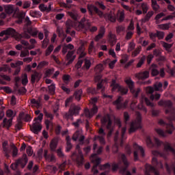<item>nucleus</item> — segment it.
I'll return each instance as SVG.
<instances>
[{"label":"nucleus","mask_w":175,"mask_h":175,"mask_svg":"<svg viewBox=\"0 0 175 175\" xmlns=\"http://www.w3.org/2000/svg\"><path fill=\"white\" fill-rule=\"evenodd\" d=\"M0 36H5L3 40H8V39H9V36H14L17 40H21L22 38L29 39V36H21V34L16 33V31L12 28L1 31L0 33Z\"/></svg>","instance_id":"f257e3e1"},{"label":"nucleus","mask_w":175,"mask_h":175,"mask_svg":"<svg viewBox=\"0 0 175 175\" xmlns=\"http://www.w3.org/2000/svg\"><path fill=\"white\" fill-rule=\"evenodd\" d=\"M42 120H43V113H40L38 116L35 118L34 123L31 128L33 133H39V132L42 131V125L40 124V122H42Z\"/></svg>","instance_id":"f03ea898"},{"label":"nucleus","mask_w":175,"mask_h":175,"mask_svg":"<svg viewBox=\"0 0 175 175\" xmlns=\"http://www.w3.org/2000/svg\"><path fill=\"white\" fill-rule=\"evenodd\" d=\"M110 87L111 88L112 92H116V91H118L119 92L122 93V95L128 94V88L121 87L120 84L116 82V80H112Z\"/></svg>","instance_id":"7ed1b4c3"},{"label":"nucleus","mask_w":175,"mask_h":175,"mask_svg":"<svg viewBox=\"0 0 175 175\" xmlns=\"http://www.w3.org/2000/svg\"><path fill=\"white\" fill-rule=\"evenodd\" d=\"M124 81L128 87L130 88L131 92H132V94H133L135 96H137L139 92H140V89L135 90V85L133 83V81H132L131 78H127L124 80Z\"/></svg>","instance_id":"20e7f679"},{"label":"nucleus","mask_w":175,"mask_h":175,"mask_svg":"<svg viewBox=\"0 0 175 175\" xmlns=\"http://www.w3.org/2000/svg\"><path fill=\"white\" fill-rule=\"evenodd\" d=\"M135 77L137 80H146L150 77V72L148 71L139 72L135 75Z\"/></svg>","instance_id":"39448f33"},{"label":"nucleus","mask_w":175,"mask_h":175,"mask_svg":"<svg viewBox=\"0 0 175 175\" xmlns=\"http://www.w3.org/2000/svg\"><path fill=\"white\" fill-rule=\"evenodd\" d=\"M135 152H134V158L135 161H137V154H142V157L144 156V150L142 146H139L137 144L134 145Z\"/></svg>","instance_id":"423d86ee"},{"label":"nucleus","mask_w":175,"mask_h":175,"mask_svg":"<svg viewBox=\"0 0 175 175\" xmlns=\"http://www.w3.org/2000/svg\"><path fill=\"white\" fill-rule=\"evenodd\" d=\"M108 20L111 21V23L116 22V20H117V12H116L115 9H112L109 14L107 15V18Z\"/></svg>","instance_id":"0eeeda50"},{"label":"nucleus","mask_w":175,"mask_h":175,"mask_svg":"<svg viewBox=\"0 0 175 175\" xmlns=\"http://www.w3.org/2000/svg\"><path fill=\"white\" fill-rule=\"evenodd\" d=\"M96 113H98V107L96 106H94L92 108L91 111H90V110H88V109H85V116L88 118H91V117H92L94 116V114H96Z\"/></svg>","instance_id":"6e6552de"},{"label":"nucleus","mask_w":175,"mask_h":175,"mask_svg":"<svg viewBox=\"0 0 175 175\" xmlns=\"http://www.w3.org/2000/svg\"><path fill=\"white\" fill-rule=\"evenodd\" d=\"M75 58H76V55H74L73 51L68 52L67 54L66 59L68 62L66 63V65H70L75 60Z\"/></svg>","instance_id":"1a4fd4ad"},{"label":"nucleus","mask_w":175,"mask_h":175,"mask_svg":"<svg viewBox=\"0 0 175 175\" xmlns=\"http://www.w3.org/2000/svg\"><path fill=\"white\" fill-rule=\"evenodd\" d=\"M72 139L75 141L79 140V142H83L84 137L81 135V130L77 131L72 136Z\"/></svg>","instance_id":"9d476101"},{"label":"nucleus","mask_w":175,"mask_h":175,"mask_svg":"<svg viewBox=\"0 0 175 175\" xmlns=\"http://www.w3.org/2000/svg\"><path fill=\"white\" fill-rule=\"evenodd\" d=\"M117 59H115L112 61H110V59H107L106 60L103 61V64L104 65H106V64H109V69H114V66L117 63Z\"/></svg>","instance_id":"9b49d317"},{"label":"nucleus","mask_w":175,"mask_h":175,"mask_svg":"<svg viewBox=\"0 0 175 175\" xmlns=\"http://www.w3.org/2000/svg\"><path fill=\"white\" fill-rule=\"evenodd\" d=\"M90 10V13L91 14H92V12H96L97 13V14L100 16V17H105V18H107V15H104L103 12H102L101 11H100L98 8L95 7V6H92L91 7V10Z\"/></svg>","instance_id":"f8f14e48"},{"label":"nucleus","mask_w":175,"mask_h":175,"mask_svg":"<svg viewBox=\"0 0 175 175\" xmlns=\"http://www.w3.org/2000/svg\"><path fill=\"white\" fill-rule=\"evenodd\" d=\"M135 128H140V119H139L137 122L132 123L129 130L130 133H132V132H135L136 131V129Z\"/></svg>","instance_id":"ddd939ff"},{"label":"nucleus","mask_w":175,"mask_h":175,"mask_svg":"<svg viewBox=\"0 0 175 175\" xmlns=\"http://www.w3.org/2000/svg\"><path fill=\"white\" fill-rule=\"evenodd\" d=\"M122 101V98L121 97H119L118 100H116L114 103L113 105L116 106V107L120 110V109H122L123 107H125V105H123L121 102Z\"/></svg>","instance_id":"4468645a"},{"label":"nucleus","mask_w":175,"mask_h":175,"mask_svg":"<svg viewBox=\"0 0 175 175\" xmlns=\"http://www.w3.org/2000/svg\"><path fill=\"white\" fill-rule=\"evenodd\" d=\"M19 119L21 120L28 122L31 121V116H29V115L27 113H24L22 112L19 115Z\"/></svg>","instance_id":"2eb2a0df"},{"label":"nucleus","mask_w":175,"mask_h":175,"mask_svg":"<svg viewBox=\"0 0 175 175\" xmlns=\"http://www.w3.org/2000/svg\"><path fill=\"white\" fill-rule=\"evenodd\" d=\"M40 77H42V75L39 72H34L31 75V82L35 83V81H39L40 80Z\"/></svg>","instance_id":"dca6fc26"},{"label":"nucleus","mask_w":175,"mask_h":175,"mask_svg":"<svg viewBox=\"0 0 175 175\" xmlns=\"http://www.w3.org/2000/svg\"><path fill=\"white\" fill-rule=\"evenodd\" d=\"M79 110H80V107L73 105L71 106L70 111L71 114L76 115V114H79Z\"/></svg>","instance_id":"f3484780"},{"label":"nucleus","mask_w":175,"mask_h":175,"mask_svg":"<svg viewBox=\"0 0 175 175\" xmlns=\"http://www.w3.org/2000/svg\"><path fill=\"white\" fill-rule=\"evenodd\" d=\"M157 66L155 64H152L150 67V72L152 76H157V75H159V71H158V69H157Z\"/></svg>","instance_id":"a211bd4d"},{"label":"nucleus","mask_w":175,"mask_h":175,"mask_svg":"<svg viewBox=\"0 0 175 175\" xmlns=\"http://www.w3.org/2000/svg\"><path fill=\"white\" fill-rule=\"evenodd\" d=\"M116 18H118V21H124V19L125 18V13L124 11H118Z\"/></svg>","instance_id":"6ab92c4d"},{"label":"nucleus","mask_w":175,"mask_h":175,"mask_svg":"<svg viewBox=\"0 0 175 175\" xmlns=\"http://www.w3.org/2000/svg\"><path fill=\"white\" fill-rule=\"evenodd\" d=\"M90 161H92L94 165H99L100 159L98 158L96 154H92L90 157Z\"/></svg>","instance_id":"aec40b11"},{"label":"nucleus","mask_w":175,"mask_h":175,"mask_svg":"<svg viewBox=\"0 0 175 175\" xmlns=\"http://www.w3.org/2000/svg\"><path fill=\"white\" fill-rule=\"evenodd\" d=\"M101 123H102L103 126H105V124H108L107 128H110V125H111V122L110 121V117L109 116H107V120L103 118L101 120Z\"/></svg>","instance_id":"412c9836"},{"label":"nucleus","mask_w":175,"mask_h":175,"mask_svg":"<svg viewBox=\"0 0 175 175\" xmlns=\"http://www.w3.org/2000/svg\"><path fill=\"white\" fill-rule=\"evenodd\" d=\"M152 1V8L154 12H158L159 10L160 6L157 3V0H151Z\"/></svg>","instance_id":"4be33fe9"},{"label":"nucleus","mask_w":175,"mask_h":175,"mask_svg":"<svg viewBox=\"0 0 175 175\" xmlns=\"http://www.w3.org/2000/svg\"><path fill=\"white\" fill-rule=\"evenodd\" d=\"M152 16H154V12L153 11L148 12L146 14V19H142L141 21L142 24H143V23H146V20H150V18H151Z\"/></svg>","instance_id":"5701e85b"},{"label":"nucleus","mask_w":175,"mask_h":175,"mask_svg":"<svg viewBox=\"0 0 175 175\" xmlns=\"http://www.w3.org/2000/svg\"><path fill=\"white\" fill-rule=\"evenodd\" d=\"M103 35H105V28H101L98 35L95 38V40L98 41L99 39H102V38H103Z\"/></svg>","instance_id":"b1692460"},{"label":"nucleus","mask_w":175,"mask_h":175,"mask_svg":"<svg viewBox=\"0 0 175 175\" xmlns=\"http://www.w3.org/2000/svg\"><path fill=\"white\" fill-rule=\"evenodd\" d=\"M57 139H53L51 142V144H50V148L52 151L55 150V148H57Z\"/></svg>","instance_id":"393cba45"},{"label":"nucleus","mask_w":175,"mask_h":175,"mask_svg":"<svg viewBox=\"0 0 175 175\" xmlns=\"http://www.w3.org/2000/svg\"><path fill=\"white\" fill-rule=\"evenodd\" d=\"M12 119H10L8 120L7 119H4L3 121V126H6V128H9V126H12Z\"/></svg>","instance_id":"a878e982"},{"label":"nucleus","mask_w":175,"mask_h":175,"mask_svg":"<svg viewBox=\"0 0 175 175\" xmlns=\"http://www.w3.org/2000/svg\"><path fill=\"white\" fill-rule=\"evenodd\" d=\"M135 47H136V45L135 44V42H131L129 44L127 51L128 53H131V51H133L135 50Z\"/></svg>","instance_id":"bb28decb"},{"label":"nucleus","mask_w":175,"mask_h":175,"mask_svg":"<svg viewBox=\"0 0 175 175\" xmlns=\"http://www.w3.org/2000/svg\"><path fill=\"white\" fill-rule=\"evenodd\" d=\"M22 84L23 85H27V84H28V76L27 74H24L22 76Z\"/></svg>","instance_id":"cd10ccee"},{"label":"nucleus","mask_w":175,"mask_h":175,"mask_svg":"<svg viewBox=\"0 0 175 175\" xmlns=\"http://www.w3.org/2000/svg\"><path fill=\"white\" fill-rule=\"evenodd\" d=\"M49 90L50 94L52 95H54L55 94V84L52 83L51 85L49 86Z\"/></svg>","instance_id":"c85d7f7f"},{"label":"nucleus","mask_w":175,"mask_h":175,"mask_svg":"<svg viewBox=\"0 0 175 175\" xmlns=\"http://www.w3.org/2000/svg\"><path fill=\"white\" fill-rule=\"evenodd\" d=\"M45 125L46 126V129H50L53 128V122L51 120H49V119H46Z\"/></svg>","instance_id":"c756f323"},{"label":"nucleus","mask_w":175,"mask_h":175,"mask_svg":"<svg viewBox=\"0 0 175 175\" xmlns=\"http://www.w3.org/2000/svg\"><path fill=\"white\" fill-rule=\"evenodd\" d=\"M141 8L142 9L143 13H147L148 10V5H147V3H142L141 4Z\"/></svg>","instance_id":"7c9ffc66"},{"label":"nucleus","mask_w":175,"mask_h":175,"mask_svg":"<svg viewBox=\"0 0 175 175\" xmlns=\"http://www.w3.org/2000/svg\"><path fill=\"white\" fill-rule=\"evenodd\" d=\"M53 50H54V46L53 45H50L46 50L45 55L46 56L50 55V54H51Z\"/></svg>","instance_id":"2f4dec72"},{"label":"nucleus","mask_w":175,"mask_h":175,"mask_svg":"<svg viewBox=\"0 0 175 175\" xmlns=\"http://www.w3.org/2000/svg\"><path fill=\"white\" fill-rule=\"evenodd\" d=\"M155 91H162V83L161 82H157L154 84Z\"/></svg>","instance_id":"473e14b6"},{"label":"nucleus","mask_w":175,"mask_h":175,"mask_svg":"<svg viewBox=\"0 0 175 175\" xmlns=\"http://www.w3.org/2000/svg\"><path fill=\"white\" fill-rule=\"evenodd\" d=\"M109 42L110 43L112 44V46H113V44H116V42H117V38H116V35L112 34L110 36Z\"/></svg>","instance_id":"72a5a7b5"},{"label":"nucleus","mask_w":175,"mask_h":175,"mask_svg":"<svg viewBox=\"0 0 175 175\" xmlns=\"http://www.w3.org/2000/svg\"><path fill=\"white\" fill-rule=\"evenodd\" d=\"M142 51V46H138L132 53V57H136Z\"/></svg>","instance_id":"f704fd0d"},{"label":"nucleus","mask_w":175,"mask_h":175,"mask_svg":"<svg viewBox=\"0 0 175 175\" xmlns=\"http://www.w3.org/2000/svg\"><path fill=\"white\" fill-rule=\"evenodd\" d=\"M3 149L5 152V157H8V153L9 152V150H8V142H4L3 143Z\"/></svg>","instance_id":"c9c22d12"},{"label":"nucleus","mask_w":175,"mask_h":175,"mask_svg":"<svg viewBox=\"0 0 175 175\" xmlns=\"http://www.w3.org/2000/svg\"><path fill=\"white\" fill-rule=\"evenodd\" d=\"M81 94H83V90L77 91L75 94V99L80 100V98H81Z\"/></svg>","instance_id":"e433bc0d"},{"label":"nucleus","mask_w":175,"mask_h":175,"mask_svg":"<svg viewBox=\"0 0 175 175\" xmlns=\"http://www.w3.org/2000/svg\"><path fill=\"white\" fill-rule=\"evenodd\" d=\"M162 44L167 51H170V48L173 46V44H167L166 42H162Z\"/></svg>","instance_id":"4c0bfd02"},{"label":"nucleus","mask_w":175,"mask_h":175,"mask_svg":"<svg viewBox=\"0 0 175 175\" xmlns=\"http://www.w3.org/2000/svg\"><path fill=\"white\" fill-rule=\"evenodd\" d=\"M163 16H165V14H163V12H161L156 16L155 20H156L157 24H159V19L162 18Z\"/></svg>","instance_id":"58836bf2"},{"label":"nucleus","mask_w":175,"mask_h":175,"mask_svg":"<svg viewBox=\"0 0 175 175\" xmlns=\"http://www.w3.org/2000/svg\"><path fill=\"white\" fill-rule=\"evenodd\" d=\"M44 157L46 158V159H48V161H55V157H54L53 155L50 156L49 157H47V150H44Z\"/></svg>","instance_id":"ea45409f"},{"label":"nucleus","mask_w":175,"mask_h":175,"mask_svg":"<svg viewBox=\"0 0 175 175\" xmlns=\"http://www.w3.org/2000/svg\"><path fill=\"white\" fill-rule=\"evenodd\" d=\"M169 24H161L157 26L159 29H169Z\"/></svg>","instance_id":"a19ab883"},{"label":"nucleus","mask_w":175,"mask_h":175,"mask_svg":"<svg viewBox=\"0 0 175 175\" xmlns=\"http://www.w3.org/2000/svg\"><path fill=\"white\" fill-rule=\"evenodd\" d=\"M120 158V159H122L124 165L128 166V165H129V163H128V161H126V157H125V155L121 154Z\"/></svg>","instance_id":"79ce46f5"},{"label":"nucleus","mask_w":175,"mask_h":175,"mask_svg":"<svg viewBox=\"0 0 175 175\" xmlns=\"http://www.w3.org/2000/svg\"><path fill=\"white\" fill-rule=\"evenodd\" d=\"M26 152L29 157H31L32 154H33V150H32V147L27 146L26 148Z\"/></svg>","instance_id":"37998d69"},{"label":"nucleus","mask_w":175,"mask_h":175,"mask_svg":"<svg viewBox=\"0 0 175 175\" xmlns=\"http://www.w3.org/2000/svg\"><path fill=\"white\" fill-rule=\"evenodd\" d=\"M5 12L8 14H12L13 13V6L12 5H8L5 8Z\"/></svg>","instance_id":"c03bdc74"},{"label":"nucleus","mask_w":175,"mask_h":175,"mask_svg":"<svg viewBox=\"0 0 175 175\" xmlns=\"http://www.w3.org/2000/svg\"><path fill=\"white\" fill-rule=\"evenodd\" d=\"M28 55H29V51H22L20 57H21V58H24V57H28Z\"/></svg>","instance_id":"a18cd8bd"},{"label":"nucleus","mask_w":175,"mask_h":175,"mask_svg":"<svg viewBox=\"0 0 175 175\" xmlns=\"http://www.w3.org/2000/svg\"><path fill=\"white\" fill-rule=\"evenodd\" d=\"M85 21V18H83L81 21V23H79L78 25V31H80V29H83V27H84V22Z\"/></svg>","instance_id":"49530a36"},{"label":"nucleus","mask_w":175,"mask_h":175,"mask_svg":"<svg viewBox=\"0 0 175 175\" xmlns=\"http://www.w3.org/2000/svg\"><path fill=\"white\" fill-rule=\"evenodd\" d=\"M2 70L1 72H12V69H10V67L8 65H5L3 67H0Z\"/></svg>","instance_id":"de8ad7c7"},{"label":"nucleus","mask_w":175,"mask_h":175,"mask_svg":"<svg viewBox=\"0 0 175 175\" xmlns=\"http://www.w3.org/2000/svg\"><path fill=\"white\" fill-rule=\"evenodd\" d=\"M7 117H14L16 116V113H14L13 111L9 109L6 112Z\"/></svg>","instance_id":"09e8293b"},{"label":"nucleus","mask_w":175,"mask_h":175,"mask_svg":"<svg viewBox=\"0 0 175 175\" xmlns=\"http://www.w3.org/2000/svg\"><path fill=\"white\" fill-rule=\"evenodd\" d=\"M69 140H70V137H66V141H67V147H66V150L67 151H69L70 150V148H72V144H70V142H69Z\"/></svg>","instance_id":"8fccbe9b"},{"label":"nucleus","mask_w":175,"mask_h":175,"mask_svg":"<svg viewBox=\"0 0 175 175\" xmlns=\"http://www.w3.org/2000/svg\"><path fill=\"white\" fill-rule=\"evenodd\" d=\"M146 60V57H143L141 58L138 64H137V68H142V65L144 64V61Z\"/></svg>","instance_id":"3c124183"},{"label":"nucleus","mask_w":175,"mask_h":175,"mask_svg":"<svg viewBox=\"0 0 175 175\" xmlns=\"http://www.w3.org/2000/svg\"><path fill=\"white\" fill-rule=\"evenodd\" d=\"M95 70L96 72H102V70H103V64H100L97 65L95 68Z\"/></svg>","instance_id":"603ef678"},{"label":"nucleus","mask_w":175,"mask_h":175,"mask_svg":"<svg viewBox=\"0 0 175 175\" xmlns=\"http://www.w3.org/2000/svg\"><path fill=\"white\" fill-rule=\"evenodd\" d=\"M63 81H64V83H66V84H68V83H69V81H70V76L64 75Z\"/></svg>","instance_id":"864d4df0"},{"label":"nucleus","mask_w":175,"mask_h":175,"mask_svg":"<svg viewBox=\"0 0 175 175\" xmlns=\"http://www.w3.org/2000/svg\"><path fill=\"white\" fill-rule=\"evenodd\" d=\"M31 103L34 106H36V107H40V103L38 101H36L35 99L31 100Z\"/></svg>","instance_id":"5fc2aeb1"},{"label":"nucleus","mask_w":175,"mask_h":175,"mask_svg":"<svg viewBox=\"0 0 175 175\" xmlns=\"http://www.w3.org/2000/svg\"><path fill=\"white\" fill-rule=\"evenodd\" d=\"M128 58H129V56H128V55H124L120 60V63L125 64L128 61Z\"/></svg>","instance_id":"6e6d98bb"},{"label":"nucleus","mask_w":175,"mask_h":175,"mask_svg":"<svg viewBox=\"0 0 175 175\" xmlns=\"http://www.w3.org/2000/svg\"><path fill=\"white\" fill-rule=\"evenodd\" d=\"M52 73H54V68L48 69L45 72L46 76H51Z\"/></svg>","instance_id":"4d7b16f0"},{"label":"nucleus","mask_w":175,"mask_h":175,"mask_svg":"<svg viewBox=\"0 0 175 175\" xmlns=\"http://www.w3.org/2000/svg\"><path fill=\"white\" fill-rule=\"evenodd\" d=\"M109 55H111L113 58H117V55H116V52L114 51V49H109Z\"/></svg>","instance_id":"13d9d810"},{"label":"nucleus","mask_w":175,"mask_h":175,"mask_svg":"<svg viewBox=\"0 0 175 175\" xmlns=\"http://www.w3.org/2000/svg\"><path fill=\"white\" fill-rule=\"evenodd\" d=\"M157 38H159V39H163L165 34L162 31H158L157 33Z\"/></svg>","instance_id":"bf43d9fd"},{"label":"nucleus","mask_w":175,"mask_h":175,"mask_svg":"<svg viewBox=\"0 0 175 175\" xmlns=\"http://www.w3.org/2000/svg\"><path fill=\"white\" fill-rule=\"evenodd\" d=\"M46 120H48V118H49V120H53V115L47 111L44 112Z\"/></svg>","instance_id":"052dcab7"},{"label":"nucleus","mask_w":175,"mask_h":175,"mask_svg":"<svg viewBox=\"0 0 175 175\" xmlns=\"http://www.w3.org/2000/svg\"><path fill=\"white\" fill-rule=\"evenodd\" d=\"M77 163L79 165L84 163V159L83 158V156L81 155L80 158L77 159Z\"/></svg>","instance_id":"680f3d73"},{"label":"nucleus","mask_w":175,"mask_h":175,"mask_svg":"<svg viewBox=\"0 0 175 175\" xmlns=\"http://www.w3.org/2000/svg\"><path fill=\"white\" fill-rule=\"evenodd\" d=\"M82 65H83V60H79L77 64L75 65V68H77V69H80Z\"/></svg>","instance_id":"e2e57ef3"},{"label":"nucleus","mask_w":175,"mask_h":175,"mask_svg":"<svg viewBox=\"0 0 175 175\" xmlns=\"http://www.w3.org/2000/svg\"><path fill=\"white\" fill-rule=\"evenodd\" d=\"M133 35V32L132 31H129L127 33H126V39L127 40H129V39H131V38H132Z\"/></svg>","instance_id":"0e129e2a"},{"label":"nucleus","mask_w":175,"mask_h":175,"mask_svg":"<svg viewBox=\"0 0 175 175\" xmlns=\"http://www.w3.org/2000/svg\"><path fill=\"white\" fill-rule=\"evenodd\" d=\"M31 6V2L26 1L23 3V9H28Z\"/></svg>","instance_id":"69168bd1"},{"label":"nucleus","mask_w":175,"mask_h":175,"mask_svg":"<svg viewBox=\"0 0 175 175\" xmlns=\"http://www.w3.org/2000/svg\"><path fill=\"white\" fill-rule=\"evenodd\" d=\"M85 67L86 68V69H88L91 67V62L90 60H85Z\"/></svg>","instance_id":"338daca9"},{"label":"nucleus","mask_w":175,"mask_h":175,"mask_svg":"<svg viewBox=\"0 0 175 175\" xmlns=\"http://www.w3.org/2000/svg\"><path fill=\"white\" fill-rule=\"evenodd\" d=\"M94 42L92 41L91 43H90V45L89 46V53H92V51H94Z\"/></svg>","instance_id":"774afa93"}]
</instances>
